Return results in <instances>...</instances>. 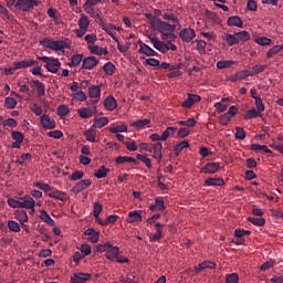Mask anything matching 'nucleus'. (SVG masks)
Segmentation results:
<instances>
[{
  "instance_id": "obj_64",
  "label": "nucleus",
  "mask_w": 283,
  "mask_h": 283,
  "mask_svg": "<svg viewBox=\"0 0 283 283\" xmlns=\"http://www.w3.org/2000/svg\"><path fill=\"white\" fill-rule=\"evenodd\" d=\"M164 21L171 22V24H179V19L174 14H164Z\"/></svg>"
},
{
  "instance_id": "obj_39",
  "label": "nucleus",
  "mask_w": 283,
  "mask_h": 283,
  "mask_svg": "<svg viewBox=\"0 0 283 283\" xmlns=\"http://www.w3.org/2000/svg\"><path fill=\"white\" fill-rule=\"evenodd\" d=\"M15 219L19 220L21 224L29 221V216L27 214V211L24 210H17L15 211Z\"/></svg>"
},
{
  "instance_id": "obj_34",
  "label": "nucleus",
  "mask_w": 283,
  "mask_h": 283,
  "mask_svg": "<svg viewBox=\"0 0 283 283\" xmlns=\"http://www.w3.org/2000/svg\"><path fill=\"white\" fill-rule=\"evenodd\" d=\"M83 55L81 54H75L72 55L70 63H67V66L70 67H76L80 66L81 63H83Z\"/></svg>"
},
{
  "instance_id": "obj_50",
  "label": "nucleus",
  "mask_w": 283,
  "mask_h": 283,
  "mask_svg": "<svg viewBox=\"0 0 283 283\" xmlns=\"http://www.w3.org/2000/svg\"><path fill=\"white\" fill-rule=\"evenodd\" d=\"M8 229L9 231L15 232V233L21 231V227L19 226V223L13 220L8 221Z\"/></svg>"
},
{
  "instance_id": "obj_18",
  "label": "nucleus",
  "mask_w": 283,
  "mask_h": 283,
  "mask_svg": "<svg viewBox=\"0 0 283 283\" xmlns=\"http://www.w3.org/2000/svg\"><path fill=\"white\" fill-rule=\"evenodd\" d=\"M203 186L206 187H222L224 186V180L221 177H211L206 179Z\"/></svg>"
},
{
  "instance_id": "obj_6",
  "label": "nucleus",
  "mask_w": 283,
  "mask_h": 283,
  "mask_svg": "<svg viewBox=\"0 0 283 283\" xmlns=\"http://www.w3.org/2000/svg\"><path fill=\"white\" fill-rule=\"evenodd\" d=\"M96 66H98V59L95 56H87L83 60L81 70L92 71Z\"/></svg>"
},
{
  "instance_id": "obj_53",
  "label": "nucleus",
  "mask_w": 283,
  "mask_h": 283,
  "mask_svg": "<svg viewBox=\"0 0 283 283\" xmlns=\"http://www.w3.org/2000/svg\"><path fill=\"white\" fill-rule=\"evenodd\" d=\"M113 248H117V247H113L112 243L106 242V243H104V244H98V245L96 247V251H98L99 253H102V252H107V251L112 250Z\"/></svg>"
},
{
  "instance_id": "obj_16",
  "label": "nucleus",
  "mask_w": 283,
  "mask_h": 283,
  "mask_svg": "<svg viewBox=\"0 0 283 283\" xmlns=\"http://www.w3.org/2000/svg\"><path fill=\"white\" fill-rule=\"evenodd\" d=\"M155 224V229H157V232L155 234L149 237L150 242H158V240L163 239V230L165 229V224L160 222L153 223Z\"/></svg>"
},
{
  "instance_id": "obj_52",
  "label": "nucleus",
  "mask_w": 283,
  "mask_h": 283,
  "mask_svg": "<svg viewBox=\"0 0 283 283\" xmlns=\"http://www.w3.org/2000/svg\"><path fill=\"white\" fill-rule=\"evenodd\" d=\"M177 125L179 126H185V127H195L196 126V119L190 117L188 118L187 120H180V122H177Z\"/></svg>"
},
{
  "instance_id": "obj_31",
  "label": "nucleus",
  "mask_w": 283,
  "mask_h": 283,
  "mask_svg": "<svg viewBox=\"0 0 283 283\" xmlns=\"http://www.w3.org/2000/svg\"><path fill=\"white\" fill-rule=\"evenodd\" d=\"M119 258V247H113L111 250L106 251V259L109 261H115Z\"/></svg>"
},
{
  "instance_id": "obj_28",
  "label": "nucleus",
  "mask_w": 283,
  "mask_h": 283,
  "mask_svg": "<svg viewBox=\"0 0 283 283\" xmlns=\"http://www.w3.org/2000/svg\"><path fill=\"white\" fill-rule=\"evenodd\" d=\"M48 197L51 199H54V200L62 201V202L66 201V193L63 191H59V190L49 192Z\"/></svg>"
},
{
  "instance_id": "obj_13",
  "label": "nucleus",
  "mask_w": 283,
  "mask_h": 283,
  "mask_svg": "<svg viewBox=\"0 0 283 283\" xmlns=\"http://www.w3.org/2000/svg\"><path fill=\"white\" fill-rule=\"evenodd\" d=\"M137 53L144 54L145 56H156L158 53L151 49L148 44H145L144 42H139V49L137 50Z\"/></svg>"
},
{
  "instance_id": "obj_38",
  "label": "nucleus",
  "mask_w": 283,
  "mask_h": 283,
  "mask_svg": "<svg viewBox=\"0 0 283 283\" xmlns=\"http://www.w3.org/2000/svg\"><path fill=\"white\" fill-rule=\"evenodd\" d=\"M107 172H109V169L106 166H101L98 170L94 171V177L96 179H104L107 177Z\"/></svg>"
},
{
  "instance_id": "obj_35",
  "label": "nucleus",
  "mask_w": 283,
  "mask_h": 283,
  "mask_svg": "<svg viewBox=\"0 0 283 283\" xmlns=\"http://www.w3.org/2000/svg\"><path fill=\"white\" fill-rule=\"evenodd\" d=\"M223 40L227 41V44L230 46L239 44L241 42L240 39L235 38V35H232L230 33H224Z\"/></svg>"
},
{
  "instance_id": "obj_63",
  "label": "nucleus",
  "mask_w": 283,
  "mask_h": 283,
  "mask_svg": "<svg viewBox=\"0 0 283 283\" xmlns=\"http://www.w3.org/2000/svg\"><path fill=\"white\" fill-rule=\"evenodd\" d=\"M86 142L94 143L96 142V134L93 129H88L85 132Z\"/></svg>"
},
{
  "instance_id": "obj_24",
  "label": "nucleus",
  "mask_w": 283,
  "mask_h": 283,
  "mask_svg": "<svg viewBox=\"0 0 283 283\" xmlns=\"http://www.w3.org/2000/svg\"><path fill=\"white\" fill-rule=\"evenodd\" d=\"M40 220H42L43 223L48 224L49 227H55V220H53L50 217V213H48L45 210L40 211Z\"/></svg>"
},
{
  "instance_id": "obj_45",
  "label": "nucleus",
  "mask_w": 283,
  "mask_h": 283,
  "mask_svg": "<svg viewBox=\"0 0 283 283\" xmlns=\"http://www.w3.org/2000/svg\"><path fill=\"white\" fill-rule=\"evenodd\" d=\"M254 43L262 45V46H266V45L272 44V40L266 36H259V38L254 39Z\"/></svg>"
},
{
  "instance_id": "obj_27",
  "label": "nucleus",
  "mask_w": 283,
  "mask_h": 283,
  "mask_svg": "<svg viewBox=\"0 0 283 283\" xmlns=\"http://www.w3.org/2000/svg\"><path fill=\"white\" fill-rule=\"evenodd\" d=\"M126 222L130 224L142 222V214L138 211H130L128 212V219Z\"/></svg>"
},
{
  "instance_id": "obj_40",
  "label": "nucleus",
  "mask_w": 283,
  "mask_h": 283,
  "mask_svg": "<svg viewBox=\"0 0 283 283\" xmlns=\"http://www.w3.org/2000/svg\"><path fill=\"white\" fill-rule=\"evenodd\" d=\"M149 124H151L150 119H137L136 122L132 123V127H136V129L139 130Z\"/></svg>"
},
{
  "instance_id": "obj_59",
  "label": "nucleus",
  "mask_w": 283,
  "mask_h": 283,
  "mask_svg": "<svg viewBox=\"0 0 283 283\" xmlns=\"http://www.w3.org/2000/svg\"><path fill=\"white\" fill-rule=\"evenodd\" d=\"M62 41H53L51 39H43L42 41H40V45H42L43 48H49V46H52V45H55V44H59L61 43Z\"/></svg>"
},
{
  "instance_id": "obj_15",
  "label": "nucleus",
  "mask_w": 283,
  "mask_h": 283,
  "mask_svg": "<svg viewBox=\"0 0 283 283\" xmlns=\"http://www.w3.org/2000/svg\"><path fill=\"white\" fill-rule=\"evenodd\" d=\"M30 87L35 88L39 97L45 96V85L39 80H32V82H30Z\"/></svg>"
},
{
  "instance_id": "obj_30",
  "label": "nucleus",
  "mask_w": 283,
  "mask_h": 283,
  "mask_svg": "<svg viewBox=\"0 0 283 283\" xmlns=\"http://www.w3.org/2000/svg\"><path fill=\"white\" fill-rule=\"evenodd\" d=\"M281 51H283V43L281 45H274L265 53V59H273V56L277 55Z\"/></svg>"
},
{
  "instance_id": "obj_23",
  "label": "nucleus",
  "mask_w": 283,
  "mask_h": 283,
  "mask_svg": "<svg viewBox=\"0 0 283 283\" xmlns=\"http://www.w3.org/2000/svg\"><path fill=\"white\" fill-rule=\"evenodd\" d=\"M227 25L241 29V28H243V21L240 19V17L233 15V17L228 18Z\"/></svg>"
},
{
  "instance_id": "obj_29",
  "label": "nucleus",
  "mask_w": 283,
  "mask_h": 283,
  "mask_svg": "<svg viewBox=\"0 0 283 283\" xmlns=\"http://www.w3.org/2000/svg\"><path fill=\"white\" fill-rule=\"evenodd\" d=\"M230 99H228L227 97H223L222 99H221V102H217V103H214V108H217V111L219 112V114H222V113H224V112H227V108H228V102H229Z\"/></svg>"
},
{
  "instance_id": "obj_21",
  "label": "nucleus",
  "mask_w": 283,
  "mask_h": 283,
  "mask_svg": "<svg viewBox=\"0 0 283 283\" xmlns=\"http://www.w3.org/2000/svg\"><path fill=\"white\" fill-rule=\"evenodd\" d=\"M104 107H106L107 112H113L117 108V101L113 95H109L104 99Z\"/></svg>"
},
{
  "instance_id": "obj_17",
  "label": "nucleus",
  "mask_w": 283,
  "mask_h": 283,
  "mask_svg": "<svg viewBox=\"0 0 283 283\" xmlns=\"http://www.w3.org/2000/svg\"><path fill=\"white\" fill-rule=\"evenodd\" d=\"M41 123H42V127L51 130V129H55V119L51 118L48 115H42V117H40Z\"/></svg>"
},
{
  "instance_id": "obj_12",
  "label": "nucleus",
  "mask_w": 283,
  "mask_h": 283,
  "mask_svg": "<svg viewBox=\"0 0 283 283\" xmlns=\"http://www.w3.org/2000/svg\"><path fill=\"white\" fill-rule=\"evenodd\" d=\"M99 27H102V30H104L109 36H112L113 41L118 42V39L113 31H119V28L113 25L112 23L106 24V22H102Z\"/></svg>"
},
{
  "instance_id": "obj_4",
  "label": "nucleus",
  "mask_w": 283,
  "mask_h": 283,
  "mask_svg": "<svg viewBox=\"0 0 283 283\" xmlns=\"http://www.w3.org/2000/svg\"><path fill=\"white\" fill-rule=\"evenodd\" d=\"M179 39H181L182 43H190L196 39V31L191 28L182 29L179 32Z\"/></svg>"
},
{
  "instance_id": "obj_20",
  "label": "nucleus",
  "mask_w": 283,
  "mask_h": 283,
  "mask_svg": "<svg viewBox=\"0 0 283 283\" xmlns=\"http://www.w3.org/2000/svg\"><path fill=\"white\" fill-rule=\"evenodd\" d=\"M90 280L91 274L88 273H75L71 279L72 283H87Z\"/></svg>"
},
{
  "instance_id": "obj_48",
  "label": "nucleus",
  "mask_w": 283,
  "mask_h": 283,
  "mask_svg": "<svg viewBox=\"0 0 283 283\" xmlns=\"http://www.w3.org/2000/svg\"><path fill=\"white\" fill-rule=\"evenodd\" d=\"M226 283H240V275L238 273L227 274Z\"/></svg>"
},
{
  "instance_id": "obj_9",
  "label": "nucleus",
  "mask_w": 283,
  "mask_h": 283,
  "mask_svg": "<svg viewBox=\"0 0 283 283\" xmlns=\"http://www.w3.org/2000/svg\"><path fill=\"white\" fill-rule=\"evenodd\" d=\"M38 61L34 60H24V61H17L13 62L14 70H24L32 66H38Z\"/></svg>"
},
{
  "instance_id": "obj_54",
  "label": "nucleus",
  "mask_w": 283,
  "mask_h": 283,
  "mask_svg": "<svg viewBox=\"0 0 283 283\" xmlns=\"http://www.w3.org/2000/svg\"><path fill=\"white\" fill-rule=\"evenodd\" d=\"M102 69L106 72L107 76H112L115 71V65L112 62H107Z\"/></svg>"
},
{
  "instance_id": "obj_42",
  "label": "nucleus",
  "mask_w": 283,
  "mask_h": 283,
  "mask_svg": "<svg viewBox=\"0 0 283 283\" xmlns=\"http://www.w3.org/2000/svg\"><path fill=\"white\" fill-rule=\"evenodd\" d=\"M247 221L251 222V224H254V227H264V224H266V220H264V218L249 217L247 218Z\"/></svg>"
},
{
  "instance_id": "obj_58",
  "label": "nucleus",
  "mask_w": 283,
  "mask_h": 283,
  "mask_svg": "<svg viewBox=\"0 0 283 283\" xmlns=\"http://www.w3.org/2000/svg\"><path fill=\"white\" fill-rule=\"evenodd\" d=\"M197 266H200V270H206V269H216L217 264L216 262H211V261H203L200 264H198Z\"/></svg>"
},
{
  "instance_id": "obj_57",
  "label": "nucleus",
  "mask_w": 283,
  "mask_h": 283,
  "mask_svg": "<svg viewBox=\"0 0 283 283\" xmlns=\"http://www.w3.org/2000/svg\"><path fill=\"white\" fill-rule=\"evenodd\" d=\"M34 187L45 192L53 191V187L48 184H42L40 181L35 182Z\"/></svg>"
},
{
  "instance_id": "obj_7",
  "label": "nucleus",
  "mask_w": 283,
  "mask_h": 283,
  "mask_svg": "<svg viewBox=\"0 0 283 283\" xmlns=\"http://www.w3.org/2000/svg\"><path fill=\"white\" fill-rule=\"evenodd\" d=\"M200 101H202V97L200 95L188 94L187 99H185V102L181 103V107L190 109L192 105H195L196 103H200Z\"/></svg>"
},
{
  "instance_id": "obj_41",
  "label": "nucleus",
  "mask_w": 283,
  "mask_h": 283,
  "mask_svg": "<svg viewBox=\"0 0 283 283\" xmlns=\"http://www.w3.org/2000/svg\"><path fill=\"white\" fill-rule=\"evenodd\" d=\"M177 134V128L168 127L163 132V142L168 140V138L174 137Z\"/></svg>"
},
{
  "instance_id": "obj_62",
  "label": "nucleus",
  "mask_w": 283,
  "mask_h": 283,
  "mask_svg": "<svg viewBox=\"0 0 283 283\" xmlns=\"http://www.w3.org/2000/svg\"><path fill=\"white\" fill-rule=\"evenodd\" d=\"M56 114L61 117L67 116V114H70V108L66 105H61L56 108Z\"/></svg>"
},
{
  "instance_id": "obj_14",
  "label": "nucleus",
  "mask_w": 283,
  "mask_h": 283,
  "mask_svg": "<svg viewBox=\"0 0 283 283\" xmlns=\"http://www.w3.org/2000/svg\"><path fill=\"white\" fill-rule=\"evenodd\" d=\"M34 206L36 203L30 196H24L20 199L19 208L21 209H34Z\"/></svg>"
},
{
  "instance_id": "obj_46",
  "label": "nucleus",
  "mask_w": 283,
  "mask_h": 283,
  "mask_svg": "<svg viewBox=\"0 0 283 283\" xmlns=\"http://www.w3.org/2000/svg\"><path fill=\"white\" fill-rule=\"evenodd\" d=\"M91 22L88 21L87 15L81 14L80 21L77 22V25H80V29H88V25Z\"/></svg>"
},
{
  "instance_id": "obj_1",
  "label": "nucleus",
  "mask_w": 283,
  "mask_h": 283,
  "mask_svg": "<svg viewBox=\"0 0 283 283\" xmlns=\"http://www.w3.org/2000/svg\"><path fill=\"white\" fill-rule=\"evenodd\" d=\"M179 23H166V22H157V23H150V27L153 29L157 30L158 33L163 35L164 41H175L176 40V32L177 27Z\"/></svg>"
},
{
  "instance_id": "obj_51",
  "label": "nucleus",
  "mask_w": 283,
  "mask_h": 283,
  "mask_svg": "<svg viewBox=\"0 0 283 283\" xmlns=\"http://www.w3.org/2000/svg\"><path fill=\"white\" fill-rule=\"evenodd\" d=\"M234 65V61H219L217 62V69L219 70H227Z\"/></svg>"
},
{
  "instance_id": "obj_10",
  "label": "nucleus",
  "mask_w": 283,
  "mask_h": 283,
  "mask_svg": "<svg viewBox=\"0 0 283 283\" xmlns=\"http://www.w3.org/2000/svg\"><path fill=\"white\" fill-rule=\"evenodd\" d=\"M96 113H97L96 106L83 107L77 109V114H80V117L83 119L92 118L93 115H96Z\"/></svg>"
},
{
  "instance_id": "obj_32",
  "label": "nucleus",
  "mask_w": 283,
  "mask_h": 283,
  "mask_svg": "<svg viewBox=\"0 0 283 283\" xmlns=\"http://www.w3.org/2000/svg\"><path fill=\"white\" fill-rule=\"evenodd\" d=\"M138 164V160H136V158L134 157H126V156H118L116 159H115V164L117 165H123V164Z\"/></svg>"
},
{
  "instance_id": "obj_36",
  "label": "nucleus",
  "mask_w": 283,
  "mask_h": 283,
  "mask_svg": "<svg viewBox=\"0 0 283 283\" xmlns=\"http://www.w3.org/2000/svg\"><path fill=\"white\" fill-rule=\"evenodd\" d=\"M187 148H189V142L182 140L181 143L174 146V153L176 154V156H179V154H181V151Z\"/></svg>"
},
{
  "instance_id": "obj_3",
  "label": "nucleus",
  "mask_w": 283,
  "mask_h": 283,
  "mask_svg": "<svg viewBox=\"0 0 283 283\" xmlns=\"http://www.w3.org/2000/svg\"><path fill=\"white\" fill-rule=\"evenodd\" d=\"M40 3L41 2L38 0H19L13 4V7H15L17 10H21L22 12H29L35 7H39Z\"/></svg>"
},
{
  "instance_id": "obj_8",
  "label": "nucleus",
  "mask_w": 283,
  "mask_h": 283,
  "mask_svg": "<svg viewBox=\"0 0 283 283\" xmlns=\"http://www.w3.org/2000/svg\"><path fill=\"white\" fill-rule=\"evenodd\" d=\"M219 164L218 163H208L206 166L201 167L200 174L201 175H214L219 171Z\"/></svg>"
},
{
  "instance_id": "obj_44",
  "label": "nucleus",
  "mask_w": 283,
  "mask_h": 283,
  "mask_svg": "<svg viewBox=\"0 0 283 283\" xmlns=\"http://www.w3.org/2000/svg\"><path fill=\"white\" fill-rule=\"evenodd\" d=\"M255 75H258V73L249 71V70L239 71L238 73L234 74V76H238L239 78H247V77H252Z\"/></svg>"
},
{
  "instance_id": "obj_61",
  "label": "nucleus",
  "mask_w": 283,
  "mask_h": 283,
  "mask_svg": "<svg viewBox=\"0 0 283 283\" xmlns=\"http://www.w3.org/2000/svg\"><path fill=\"white\" fill-rule=\"evenodd\" d=\"M145 19L149 20L150 24L164 23L165 22V21L160 20L159 18H157L156 15H154L151 13H145Z\"/></svg>"
},
{
  "instance_id": "obj_49",
  "label": "nucleus",
  "mask_w": 283,
  "mask_h": 283,
  "mask_svg": "<svg viewBox=\"0 0 283 283\" xmlns=\"http://www.w3.org/2000/svg\"><path fill=\"white\" fill-rule=\"evenodd\" d=\"M3 106L8 109H13L17 106V101L13 97H6Z\"/></svg>"
},
{
  "instance_id": "obj_5",
  "label": "nucleus",
  "mask_w": 283,
  "mask_h": 283,
  "mask_svg": "<svg viewBox=\"0 0 283 283\" xmlns=\"http://www.w3.org/2000/svg\"><path fill=\"white\" fill-rule=\"evenodd\" d=\"M150 43H153V48L157 49L158 52L166 54L168 53V44H166L165 42L158 40L157 36H148Z\"/></svg>"
},
{
  "instance_id": "obj_11",
  "label": "nucleus",
  "mask_w": 283,
  "mask_h": 283,
  "mask_svg": "<svg viewBox=\"0 0 283 283\" xmlns=\"http://www.w3.org/2000/svg\"><path fill=\"white\" fill-rule=\"evenodd\" d=\"M91 184H92L91 179L80 180V182H77V184H75V186H73L72 192L75 195H78L83 190H86L88 187H91Z\"/></svg>"
},
{
  "instance_id": "obj_19",
  "label": "nucleus",
  "mask_w": 283,
  "mask_h": 283,
  "mask_svg": "<svg viewBox=\"0 0 283 283\" xmlns=\"http://www.w3.org/2000/svg\"><path fill=\"white\" fill-rule=\"evenodd\" d=\"M86 50H88V52H91V54L93 55H107V49L101 48L98 45H94V44H88L86 46Z\"/></svg>"
},
{
  "instance_id": "obj_56",
  "label": "nucleus",
  "mask_w": 283,
  "mask_h": 283,
  "mask_svg": "<svg viewBox=\"0 0 283 283\" xmlns=\"http://www.w3.org/2000/svg\"><path fill=\"white\" fill-rule=\"evenodd\" d=\"M126 132H127V127L125 124H122L116 127H109V133L112 134H119V133H126Z\"/></svg>"
},
{
  "instance_id": "obj_22",
  "label": "nucleus",
  "mask_w": 283,
  "mask_h": 283,
  "mask_svg": "<svg viewBox=\"0 0 283 283\" xmlns=\"http://www.w3.org/2000/svg\"><path fill=\"white\" fill-rule=\"evenodd\" d=\"M151 153H154L153 158L157 159L158 163H160V160H163V144L161 143L153 144Z\"/></svg>"
},
{
  "instance_id": "obj_37",
  "label": "nucleus",
  "mask_w": 283,
  "mask_h": 283,
  "mask_svg": "<svg viewBox=\"0 0 283 283\" xmlns=\"http://www.w3.org/2000/svg\"><path fill=\"white\" fill-rule=\"evenodd\" d=\"M235 39L241 40V42H247L251 40V34L248 31H239L232 34Z\"/></svg>"
},
{
  "instance_id": "obj_25",
  "label": "nucleus",
  "mask_w": 283,
  "mask_h": 283,
  "mask_svg": "<svg viewBox=\"0 0 283 283\" xmlns=\"http://www.w3.org/2000/svg\"><path fill=\"white\" fill-rule=\"evenodd\" d=\"M263 112L264 111L251 108L247 111L245 115H243V119L248 120V119L259 118Z\"/></svg>"
},
{
  "instance_id": "obj_47",
  "label": "nucleus",
  "mask_w": 283,
  "mask_h": 283,
  "mask_svg": "<svg viewBox=\"0 0 283 283\" xmlns=\"http://www.w3.org/2000/svg\"><path fill=\"white\" fill-rule=\"evenodd\" d=\"M251 235V231L250 230H243V229H235L233 232V237L241 239L244 237H249Z\"/></svg>"
},
{
  "instance_id": "obj_55",
  "label": "nucleus",
  "mask_w": 283,
  "mask_h": 283,
  "mask_svg": "<svg viewBox=\"0 0 283 283\" xmlns=\"http://www.w3.org/2000/svg\"><path fill=\"white\" fill-rule=\"evenodd\" d=\"M46 48L51 49V51L59 52L66 49V43L64 41H61L60 43H56Z\"/></svg>"
},
{
  "instance_id": "obj_2",
  "label": "nucleus",
  "mask_w": 283,
  "mask_h": 283,
  "mask_svg": "<svg viewBox=\"0 0 283 283\" xmlns=\"http://www.w3.org/2000/svg\"><path fill=\"white\" fill-rule=\"evenodd\" d=\"M38 60L45 63V70L53 74H56V72H59V70L61 69V62L59 61V59L50 56H40L38 57Z\"/></svg>"
},
{
  "instance_id": "obj_43",
  "label": "nucleus",
  "mask_w": 283,
  "mask_h": 283,
  "mask_svg": "<svg viewBox=\"0 0 283 283\" xmlns=\"http://www.w3.org/2000/svg\"><path fill=\"white\" fill-rule=\"evenodd\" d=\"M251 150L252 151H263L265 154H272V150L268 149L266 145H260V144H252Z\"/></svg>"
},
{
  "instance_id": "obj_33",
  "label": "nucleus",
  "mask_w": 283,
  "mask_h": 283,
  "mask_svg": "<svg viewBox=\"0 0 283 283\" xmlns=\"http://www.w3.org/2000/svg\"><path fill=\"white\" fill-rule=\"evenodd\" d=\"M108 123H109V119H107V117L96 118V119H94L93 128L102 129V127L107 126Z\"/></svg>"
},
{
  "instance_id": "obj_60",
  "label": "nucleus",
  "mask_w": 283,
  "mask_h": 283,
  "mask_svg": "<svg viewBox=\"0 0 283 283\" xmlns=\"http://www.w3.org/2000/svg\"><path fill=\"white\" fill-rule=\"evenodd\" d=\"M11 139L15 140V143H23V133L17 130L11 132Z\"/></svg>"
},
{
  "instance_id": "obj_26",
  "label": "nucleus",
  "mask_w": 283,
  "mask_h": 283,
  "mask_svg": "<svg viewBox=\"0 0 283 283\" xmlns=\"http://www.w3.org/2000/svg\"><path fill=\"white\" fill-rule=\"evenodd\" d=\"M88 97L92 99H101V86L93 85L88 87Z\"/></svg>"
}]
</instances>
